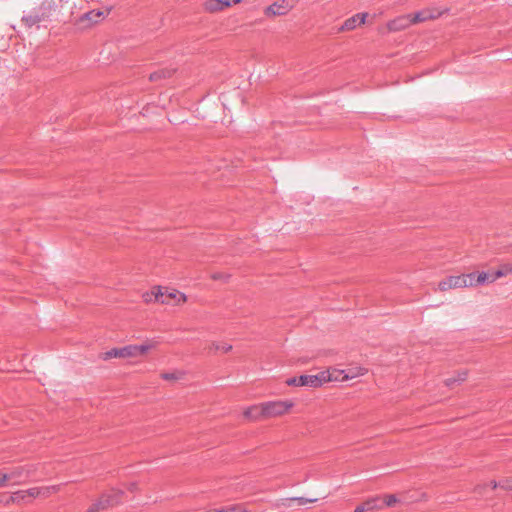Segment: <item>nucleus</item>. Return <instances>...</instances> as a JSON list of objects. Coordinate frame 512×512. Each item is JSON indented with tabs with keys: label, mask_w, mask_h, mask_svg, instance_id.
<instances>
[{
	"label": "nucleus",
	"mask_w": 512,
	"mask_h": 512,
	"mask_svg": "<svg viewBox=\"0 0 512 512\" xmlns=\"http://www.w3.org/2000/svg\"><path fill=\"white\" fill-rule=\"evenodd\" d=\"M368 373V369L363 366H355L346 371L343 376V380L349 381L358 377L365 376Z\"/></svg>",
	"instance_id": "nucleus-16"
},
{
	"label": "nucleus",
	"mask_w": 512,
	"mask_h": 512,
	"mask_svg": "<svg viewBox=\"0 0 512 512\" xmlns=\"http://www.w3.org/2000/svg\"><path fill=\"white\" fill-rule=\"evenodd\" d=\"M366 17H367V14L363 13V14H356V15L348 18L347 20L344 21L342 26L339 28V31L345 32V31L354 30L357 26L363 25L365 23Z\"/></svg>",
	"instance_id": "nucleus-13"
},
{
	"label": "nucleus",
	"mask_w": 512,
	"mask_h": 512,
	"mask_svg": "<svg viewBox=\"0 0 512 512\" xmlns=\"http://www.w3.org/2000/svg\"><path fill=\"white\" fill-rule=\"evenodd\" d=\"M36 498H39V491L36 490V487H32L26 490H18L16 492H13L10 496L8 503H29L30 501Z\"/></svg>",
	"instance_id": "nucleus-8"
},
{
	"label": "nucleus",
	"mask_w": 512,
	"mask_h": 512,
	"mask_svg": "<svg viewBox=\"0 0 512 512\" xmlns=\"http://www.w3.org/2000/svg\"><path fill=\"white\" fill-rule=\"evenodd\" d=\"M4 486L18 485L21 479L27 476L28 471L24 466H13L1 469Z\"/></svg>",
	"instance_id": "nucleus-5"
},
{
	"label": "nucleus",
	"mask_w": 512,
	"mask_h": 512,
	"mask_svg": "<svg viewBox=\"0 0 512 512\" xmlns=\"http://www.w3.org/2000/svg\"><path fill=\"white\" fill-rule=\"evenodd\" d=\"M486 486L489 487L491 490H496L497 488H500L499 481L496 480L489 481Z\"/></svg>",
	"instance_id": "nucleus-31"
},
{
	"label": "nucleus",
	"mask_w": 512,
	"mask_h": 512,
	"mask_svg": "<svg viewBox=\"0 0 512 512\" xmlns=\"http://www.w3.org/2000/svg\"><path fill=\"white\" fill-rule=\"evenodd\" d=\"M297 0H279L265 9V15L269 17L282 16L290 12L296 5Z\"/></svg>",
	"instance_id": "nucleus-6"
},
{
	"label": "nucleus",
	"mask_w": 512,
	"mask_h": 512,
	"mask_svg": "<svg viewBox=\"0 0 512 512\" xmlns=\"http://www.w3.org/2000/svg\"><path fill=\"white\" fill-rule=\"evenodd\" d=\"M408 16L411 20V25L426 22L424 19H422V14L420 11L414 14H408Z\"/></svg>",
	"instance_id": "nucleus-28"
},
{
	"label": "nucleus",
	"mask_w": 512,
	"mask_h": 512,
	"mask_svg": "<svg viewBox=\"0 0 512 512\" xmlns=\"http://www.w3.org/2000/svg\"><path fill=\"white\" fill-rule=\"evenodd\" d=\"M230 278L229 274L223 273V272H215L211 274V279L213 280H220L223 282H227Z\"/></svg>",
	"instance_id": "nucleus-27"
},
{
	"label": "nucleus",
	"mask_w": 512,
	"mask_h": 512,
	"mask_svg": "<svg viewBox=\"0 0 512 512\" xmlns=\"http://www.w3.org/2000/svg\"><path fill=\"white\" fill-rule=\"evenodd\" d=\"M512 274V261L503 263L493 272V278H503Z\"/></svg>",
	"instance_id": "nucleus-22"
},
{
	"label": "nucleus",
	"mask_w": 512,
	"mask_h": 512,
	"mask_svg": "<svg viewBox=\"0 0 512 512\" xmlns=\"http://www.w3.org/2000/svg\"><path fill=\"white\" fill-rule=\"evenodd\" d=\"M113 504V501L110 499V496L105 495L101 497L97 502L93 503L88 509L87 512H98L101 509H104Z\"/></svg>",
	"instance_id": "nucleus-17"
},
{
	"label": "nucleus",
	"mask_w": 512,
	"mask_h": 512,
	"mask_svg": "<svg viewBox=\"0 0 512 512\" xmlns=\"http://www.w3.org/2000/svg\"><path fill=\"white\" fill-rule=\"evenodd\" d=\"M208 349L210 352L227 354L232 350V345L226 342H212Z\"/></svg>",
	"instance_id": "nucleus-20"
},
{
	"label": "nucleus",
	"mask_w": 512,
	"mask_h": 512,
	"mask_svg": "<svg viewBox=\"0 0 512 512\" xmlns=\"http://www.w3.org/2000/svg\"><path fill=\"white\" fill-rule=\"evenodd\" d=\"M185 376L186 373L182 370H173L171 372H164L161 374V378L169 382H177L183 380Z\"/></svg>",
	"instance_id": "nucleus-18"
},
{
	"label": "nucleus",
	"mask_w": 512,
	"mask_h": 512,
	"mask_svg": "<svg viewBox=\"0 0 512 512\" xmlns=\"http://www.w3.org/2000/svg\"><path fill=\"white\" fill-rule=\"evenodd\" d=\"M468 373L467 371H458L451 377H448L444 380V384L448 387L453 386L455 383L464 382L467 379Z\"/></svg>",
	"instance_id": "nucleus-21"
},
{
	"label": "nucleus",
	"mask_w": 512,
	"mask_h": 512,
	"mask_svg": "<svg viewBox=\"0 0 512 512\" xmlns=\"http://www.w3.org/2000/svg\"><path fill=\"white\" fill-rule=\"evenodd\" d=\"M286 384L288 386L301 387L300 376L299 377H292V378L287 379L286 380Z\"/></svg>",
	"instance_id": "nucleus-30"
},
{
	"label": "nucleus",
	"mask_w": 512,
	"mask_h": 512,
	"mask_svg": "<svg viewBox=\"0 0 512 512\" xmlns=\"http://www.w3.org/2000/svg\"><path fill=\"white\" fill-rule=\"evenodd\" d=\"M163 286L155 285L149 290L142 293L141 297L146 304H161L162 305Z\"/></svg>",
	"instance_id": "nucleus-9"
},
{
	"label": "nucleus",
	"mask_w": 512,
	"mask_h": 512,
	"mask_svg": "<svg viewBox=\"0 0 512 512\" xmlns=\"http://www.w3.org/2000/svg\"><path fill=\"white\" fill-rule=\"evenodd\" d=\"M346 374V370L337 368H327L322 371V375L325 376L324 384L329 382H344L343 376Z\"/></svg>",
	"instance_id": "nucleus-14"
},
{
	"label": "nucleus",
	"mask_w": 512,
	"mask_h": 512,
	"mask_svg": "<svg viewBox=\"0 0 512 512\" xmlns=\"http://www.w3.org/2000/svg\"><path fill=\"white\" fill-rule=\"evenodd\" d=\"M36 490L39 491V498H47L52 494H56L60 491L59 485H51V486H43V487H36Z\"/></svg>",
	"instance_id": "nucleus-23"
},
{
	"label": "nucleus",
	"mask_w": 512,
	"mask_h": 512,
	"mask_svg": "<svg viewBox=\"0 0 512 512\" xmlns=\"http://www.w3.org/2000/svg\"><path fill=\"white\" fill-rule=\"evenodd\" d=\"M288 501H297L299 505H305L307 503L315 502L316 499H306V498H303V497H298V498L288 499Z\"/></svg>",
	"instance_id": "nucleus-29"
},
{
	"label": "nucleus",
	"mask_w": 512,
	"mask_h": 512,
	"mask_svg": "<svg viewBox=\"0 0 512 512\" xmlns=\"http://www.w3.org/2000/svg\"><path fill=\"white\" fill-rule=\"evenodd\" d=\"M499 487L506 492L512 491V476L503 477L499 481Z\"/></svg>",
	"instance_id": "nucleus-25"
},
{
	"label": "nucleus",
	"mask_w": 512,
	"mask_h": 512,
	"mask_svg": "<svg viewBox=\"0 0 512 512\" xmlns=\"http://www.w3.org/2000/svg\"><path fill=\"white\" fill-rule=\"evenodd\" d=\"M243 417L250 422H256L264 419L262 403L247 407L243 410Z\"/></svg>",
	"instance_id": "nucleus-12"
},
{
	"label": "nucleus",
	"mask_w": 512,
	"mask_h": 512,
	"mask_svg": "<svg viewBox=\"0 0 512 512\" xmlns=\"http://www.w3.org/2000/svg\"><path fill=\"white\" fill-rule=\"evenodd\" d=\"M264 419L283 416L292 409L294 403L290 400H278L262 403Z\"/></svg>",
	"instance_id": "nucleus-3"
},
{
	"label": "nucleus",
	"mask_w": 512,
	"mask_h": 512,
	"mask_svg": "<svg viewBox=\"0 0 512 512\" xmlns=\"http://www.w3.org/2000/svg\"><path fill=\"white\" fill-rule=\"evenodd\" d=\"M383 501L387 507H393L400 502L399 498L393 494L385 495Z\"/></svg>",
	"instance_id": "nucleus-26"
},
{
	"label": "nucleus",
	"mask_w": 512,
	"mask_h": 512,
	"mask_svg": "<svg viewBox=\"0 0 512 512\" xmlns=\"http://www.w3.org/2000/svg\"><path fill=\"white\" fill-rule=\"evenodd\" d=\"M242 0H206L203 3V9L210 14L220 13L232 5L239 4Z\"/></svg>",
	"instance_id": "nucleus-7"
},
{
	"label": "nucleus",
	"mask_w": 512,
	"mask_h": 512,
	"mask_svg": "<svg viewBox=\"0 0 512 512\" xmlns=\"http://www.w3.org/2000/svg\"><path fill=\"white\" fill-rule=\"evenodd\" d=\"M187 301L188 297L185 293L173 287L163 286L162 305L181 307Z\"/></svg>",
	"instance_id": "nucleus-4"
},
{
	"label": "nucleus",
	"mask_w": 512,
	"mask_h": 512,
	"mask_svg": "<svg viewBox=\"0 0 512 512\" xmlns=\"http://www.w3.org/2000/svg\"><path fill=\"white\" fill-rule=\"evenodd\" d=\"M497 280V278H493V273L489 274L486 272H480L478 274L475 273L474 277V287L483 285L486 283H493Z\"/></svg>",
	"instance_id": "nucleus-19"
},
{
	"label": "nucleus",
	"mask_w": 512,
	"mask_h": 512,
	"mask_svg": "<svg viewBox=\"0 0 512 512\" xmlns=\"http://www.w3.org/2000/svg\"><path fill=\"white\" fill-rule=\"evenodd\" d=\"M156 348V342L147 340L141 344H130L123 347H114L99 354V359L109 361L111 359H132L146 356Z\"/></svg>",
	"instance_id": "nucleus-1"
},
{
	"label": "nucleus",
	"mask_w": 512,
	"mask_h": 512,
	"mask_svg": "<svg viewBox=\"0 0 512 512\" xmlns=\"http://www.w3.org/2000/svg\"><path fill=\"white\" fill-rule=\"evenodd\" d=\"M474 277L475 273L448 276L438 282L436 291L447 292L452 289L474 287Z\"/></svg>",
	"instance_id": "nucleus-2"
},
{
	"label": "nucleus",
	"mask_w": 512,
	"mask_h": 512,
	"mask_svg": "<svg viewBox=\"0 0 512 512\" xmlns=\"http://www.w3.org/2000/svg\"><path fill=\"white\" fill-rule=\"evenodd\" d=\"M411 26V20L407 15H401L387 23V29L389 32H398L407 29Z\"/></svg>",
	"instance_id": "nucleus-11"
},
{
	"label": "nucleus",
	"mask_w": 512,
	"mask_h": 512,
	"mask_svg": "<svg viewBox=\"0 0 512 512\" xmlns=\"http://www.w3.org/2000/svg\"><path fill=\"white\" fill-rule=\"evenodd\" d=\"M378 500V497L368 498L361 504L357 505L354 512H373L376 510H380L381 507L377 504Z\"/></svg>",
	"instance_id": "nucleus-15"
},
{
	"label": "nucleus",
	"mask_w": 512,
	"mask_h": 512,
	"mask_svg": "<svg viewBox=\"0 0 512 512\" xmlns=\"http://www.w3.org/2000/svg\"><path fill=\"white\" fill-rule=\"evenodd\" d=\"M422 14V19L425 21L434 20L439 18L442 15V11L436 8H427L420 11Z\"/></svg>",
	"instance_id": "nucleus-24"
},
{
	"label": "nucleus",
	"mask_w": 512,
	"mask_h": 512,
	"mask_svg": "<svg viewBox=\"0 0 512 512\" xmlns=\"http://www.w3.org/2000/svg\"><path fill=\"white\" fill-rule=\"evenodd\" d=\"M131 489H136V485H135V484H132V485H131Z\"/></svg>",
	"instance_id": "nucleus-32"
},
{
	"label": "nucleus",
	"mask_w": 512,
	"mask_h": 512,
	"mask_svg": "<svg viewBox=\"0 0 512 512\" xmlns=\"http://www.w3.org/2000/svg\"><path fill=\"white\" fill-rule=\"evenodd\" d=\"M325 376L322 371L315 375H300L301 387L319 388L324 385Z\"/></svg>",
	"instance_id": "nucleus-10"
}]
</instances>
